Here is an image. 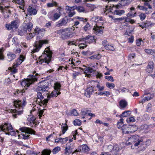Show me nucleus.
Segmentation results:
<instances>
[{
  "instance_id": "f257e3e1",
  "label": "nucleus",
  "mask_w": 155,
  "mask_h": 155,
  "mask_svg": "<svg viewBox=\"0 0 155 155\" xmlns=\"http://www.w3.org/2000/svg\"><path fill=\"white\" fill-rule=\"evenodd\" d=\"M14 105L15 107L18 109H20V110L18 111L16 110L12 109V112L13 113L12 115L15 117H17V116L18 115L21 114L22 112L23 106H25V102L23 101L16 100L14 101Z\"/></svg>"
},
{
  "instance_id": "f03ea898",
  "label": "nucleus",
  "mask_w": 155,
  "mask_h": 155,
  "mask_svg": "<svg viewBox=\"0 0 155 155\" xmlns=\"http://www.w3.org/2000/svg\"><path fill=\"white\" fill-rule=\"evenodd\" d=\"M0 128L3 131L7 134L14 136L15 134V131L13 130L10 123L2 124L0 126Z\"/></svg>"
},
{
  "instance_id": "7ed1b4c3",
  "label": "nucleus",
  "mask_w": 155,
  "mask_h": 155,
  "mask_svg": "<svg viewBox=\"0 0 155 155\" xmlns=\"http://www.w3.org/2000/svg\"><path fill=\"white\" fill-rule=\"evenodd\" d=\"M20 130L23 133L22 134V138L25 140L29 138V134H35V132L32 129L28 127H22L20 129Z\"/></svg>"
},
{
  "instance_id": "20e7f679",
  "label": "nucleus",
  "mask_w": 155,
  "mask_h": 155,
  "mask_svg": "<svg viewBox=\"0 0 155 155\" xmlns=\"http://www.w3.org/2000/svg\"><path fill=\"white\" fill-rule=\"evenodd\" d=\"M105 2H108V4L106 6V8L104 10V13L107 15L109 12H111L113 10V8L115 7L117 8H120L121 6L120 5H114L112 2L113 0H103Z\"/></svg>"
},
{
  "instance_id": "39448f33",
  "label": "nucleus",
  "mask_w": 155,
  "mask_h": 155,
  "mask_svg": "<svg viewBox=\"0 0 155 155\" xmlns=\"http://www.w3.org/2000/svg\"><path fill=\"white\" fill-rule=\"evenodd\" d=\"M48 43V41L46 40H40L38 42L36 41L34 44V48L32 50L31 52L32 55V56L34 53L39 51L43 44H47ZM33 55H34V54Z\"/></svg>"
},
{
  "instance_id": "423d86ee",
  "label": "nucleus",
  "mask_w": 155,
  "mask_h": 155,
  "mask_svg": "<svg viewBox=\"0 0 155 155\" xmlns=\"http://www.w3.org/2000/svg\"><path fill=\"white\" fill-rule=\"evenodd\" d=\"M97 69V63L95 64L93 63L91 64L89 67H85L84 68V70L85 71H84V73L85 74V76H87L89 78L91 75L90 74H88V73H92L95 72Z\"/></svg>"
},
{
  "instance_id": "0eeeda50",
  "label": "nucleus",
  "mask_w": 155,
  "mask_h": 155,
  "mask_svg": "<svg viewBox=\"0 0 155 155\" xmlns=\"http://www.w3.org/2000/svg\"><path fill=\"white\" fill-rule=\"evenodd\" d=\"M37 81V78L33 76L31 78L25 79L21 82V85L23 87H29L31 84Z\"/></svg>"
},
{
  "instance_id": "6e6552de",
  "label": "nucleus",
  "mask_w": 155,
  "mask_h": 155,
  "mask_svg": "<svg viewBox=\"0 0 155 155\" xmlns=\"http://www.w3.org/2000/svg\"><path fill=\"white\" fill-rule=\"evenodd\" d=\"M47 54L44 53L41 56L42 57H44V59L40 60L41 63L45 62L48 64L51 61L52 56V53L50 51H46Z\"/></svg>"
},
{
  "instance_id": "1a4fd4ad",
  "label": "nucleus",
  "mask_w": 155,
  "mask_h": 155,
  "mask_svg": "<svg viewBox=\"0 0 155 155\" xmlns=\"http://www.w3.org/2000/svg\"><path fill=\"white\" fill-rule=\"evenodd\" d=\"M74 147L73 144L68 143L66 144L64 149V154L66 155H69L70 153H74L75 150H74Z\"/></svg>"
},
{
  "instance_id": "9d476101",
  "label": "nucleus",
  "mask_w": 155,
  "mask_h": 155,
  "mask_svg": "<svg viewBox=\"0 0 155 155\" xmlns=\"http://www.w3.org/2000/svg\"><path fill=\"white\" fill-rule=\"evenodd\" d=\"M48 89L49 87L47 84L43 82L41 83L37 88V91L42 92L48 91Z\"/></svg>"
},
{
  "instance_id": "9b49d317",
  "label": "nucleus",
  "mask_w": 155,
  "mask_h": 155,
  "mask_svg": "<svg viewBox=\"0 0 155 155\" xmlns=\"http://www.w3.org/2000/svg\"><path fill=\"white\" fill-rule=\"evenodd\" d=\"M144 95H146L147 96L145 97H143H143L141 98V101H139V103H142L143 104L147 101L151 100L153 97V94H151L149 93L145 92Z\"/></svg>"
},
{
  "instance_id": "f8f14e48",
  "label": "nucleus",
  "mask_w": 155,
  "mask_h": 155,
  "mask_svg": "<svg viewBox=\"0 0 155 155\" xmlns=\"http://www.w3.org/2000/svg\"><path fill=\"white\" fill-rule=\"evenodd\" d=\"M89 150V148L86 145H83L80 146L78 149H76L74 153H76L78 152L86 153Z\"/></svg>"
},
{
  "instance_id": "ddd939ff",
  "label": "nucleus",
  "mask_w": 155,
  "mask_h": 155,
  "mask_svg": "<svg viewBox=\"0 0 155 155\" xmlns=\"http://www.w3.org/2000/svg\"><path fill=\"white\" fill-rule=\"evenodd\" d=\"M64 31L62 35H61V37L63 39H67L71 35L70 28H67L64 29Z\"/></svg>"
},
{
  "instance_id": "4468645a",
  "label": "nucleus",
  "mask_w": 155,
  "mask_h": 155,
  "mask_svg": "<svg viewBox=\"0 0 155 155\" xmlns=\"http://www.w3.org/2000/svg\"><path fill=\"white\" fill-rule=\"evenodd\" d=\"M81 113V114L83 116V118H88V120L91 119L92 117L95 116L94 114L89 112L88 111H82Z\"/></svg>"
},
{
  "instance_id": "2eb2a0df",
  "label": "nucleus",
  "mask_w": 155,
  "mask_h": 155,
  "mask_svg": "<svg viewBox=\"0 0 155 155\" xmlns=\"http://www.w3.org/2000/svg\"><path fill=\"white\" fill-rule=\"evenodd\" d=\"M48 15L50 19L54 21L58 19L60 17L61 14L60 12H59L58 13H55L51 15V13H49Z\"/></svg>"
},
{
  "instance_id": "dca6fc26",
  "label": "nucleus",
  "mask_w": 155,
  "mask_h": 155,
  "mask_svg": "<svg viewBox=\"0 0 155 155\" xmlns=\"http://www.w3.org/2000/svg\"><path fill=\"white\" fill-rule=\"evenodd\" d=\"M25 59V57L24 56L22 55H20L19 58L13 64L14 65V67H16L20 65L24 61Z\"/></svg>"
},
{
  "instance_id": "f3484780",
  "label": "nucleus",
  "mask_w": 155,
  "mask_h": 155,
  "mask_svg": "<svg viewBox=\"0 0 155 155\" xmlns=\"http://www.w3.org/2000/svg\"><path fill=\"white\" fill-rule=\"evenodd\" d=\"M83 40H86V42L87 43H90L94 41L96 43V38H95L94 36H87L85 38H84L83 39Z\"/></svg>"
},
{
  "instance_id": "a211bd4d",
  "label": "nucleus",
  "mask_w": 155,
  "mask_h": 155,
  "mask_svg": "<svg viewBox=\"0 0 155 155\" xmlns=\"http://www.w3.org/2000/svg\"><path fill=\"white\" fill-rule=\"evenodd\" d=\"M66 9H67V12L68 13V16L69 17H72L75 14V12L74 11V9H75V7L68 6Z\"/></svg>"
},
{
  "instance_id": "6ab92c4d",
  "label": "nucleus",
  "mask_w": 155,
  "mask_h": 155,
  "mask_svg": "<svg viewBox=\"0 0 155 155\" xmlns=\"http://www.w3.org/2000/svg\"><path fill=\"white\" fill-rule=\"evenodd\" d=\"M67 23V21L64 18H62L56 23V26L60 27L65 25Z\"/></svg>"
},
{
  "instance_id": "aec40b11",
  "label": "nucleus",
  "mask_w": 155,
  "mask_h": 155,
  "mask_svg": "<svg viewBox=\"0 0 155 155\" xmlns=\"http://www.w3.org/2000/svg\"><path fill=\"white\" fill-rule=\"evenodd\" d=\"M136 14V12L135 11L134 8L132 7L130 8V11L127 13V17H133L135 16Z\"/></svg>"
},
{
  "instance_id": "412c9836",
  "label": "nucleus",
  "mask_w": 155,
  "mask_h": 155,
  "mask_svg": "<svg viewBox=\"0 0 155 155\" xmlns=\"http://www.w3.org/2000/svg\"><path fill=\"white\" fill-rule=\"evenodd\" d=\"M139 139V137L137 135H133L129 138V141L133 143H135Z\"/></svg>"
},
{
  "instance_id": "4be33fe9",
  "label": "nucleus",
  "mask_w": 155,
  "mask_h": 155,
  "mask_svg": "<svg viewBox=\"0 0 155 155\" xmlns=\"http://www.w3.org/2000/svg\"><path fill=\"white\" fill-rule=\"evenodd\" d=\"M93 92V87H91L86 89L84 94L87 97H89L90 94H92Z\"/></svg>"
},
{
  "instance_id": "5701e85b",
  "label": "nucleus",
  "mask_w": 155,
  "mask_h": 155,
  "mask_svg": "<svg viewBox=\"0 0 155 155\" xmlns=\"http://www.w3.org/2000/svg\"><path fill=\"white\" fill-rule=\"evenodd\" d=\"M68 140V137H66L64 138H62L61 137L58 138V139H55V143H61L62 144L65 143H66Z\"/></svg>"
},
{
  "instance_id": "b1692460",
  "label": "nucleus",
  "mask_w": 155,
  "mask_h": 155,
  "mask_svg": "<svg viewBox=\"0 0 155 155\" xmlns=\"http://www.w3.org/2000/svg\"><path fill=\"white\" fill-rule=\"evenodd\" d=\"M128 126L129 133H134L137 129V127L135 125H129Z\"/></svg>"
},
{
  "instance_id": "393cba45",
  "label": "nucleus",
  "mask_w": 155,
  "mask_h": 155,
  "mask_svg": "<svg viewBox=\"0 0 155 155\" xmlns=\"http://www.w3.org/2000/svg\"><path fill=\"white\" fill-rule=\"evenodd\" d=\"M61 94L59 91L54 90L53 91H52L50 95H48L47 97L50 98L51 97H53L54 96H57Z\"/></svg>"
},
{
  "instance_id": "a878e982",
  "label": "nucleus",
  "mask_w": 155,
  "mask_h": 155,
  "mask_svg": "<svg viewBox=\"0 0 155 155\" xmlns=\"http://www.w3.org/2000/svg\"><path fill=\"white\" fill-rule=\"evenodd\" d=\"M27 11L30 15H35L37 13V11L36 9L30 7H29L28 8Z\"/></svg>"
},
{
  "instance_id": "bb28decb",
  "label": "nucleus",
  "mask_w": 155,
  "mask_h": 155,
  "mask_svg": "<svg viewBox=\"0 0 155 155\" xmlns=\"http://www.w3.org/2000/svg\"><path fill=\"white\" fill-rule=\"evenodd\" d=\"M152 126L151 125H148L147 124H144L141 127V129L143 130L144 131L147 132L150 130Z\"/></svg>"
},
{
  "instance_id": "cd10ccee",
  "label": "nucleus",
  "mask_w": 155,
  "mask_h": 155,
  "mask_svg": "<svg viewBox=\"0 0 155 155\" xmlns=\"http://www.w3.org/2000/svg\"><path fill=\"white\" fill-rule=\"evenodd\" d=\"M127 102L125 100H121L119 102V105L120 108L121 109L124 108L127 105Z\"/></svg>"
},
{
  "instance_id": "c85d7f7f",
  "label": "nucleus",
  "mask_w": 155,
  "mask_h": 155,
  "mask_svg": "<svg viewBox=\"0 0 155 155\" xmlns=\"http://www.w3.org/2000/svg\"><path fill=\"white\" fill-rule=\"evenodd\" d=\"M8 60L9 61H11L14 60L16 57V55L11 52H9L7 54Z\"/></svg>"
},
{
  "instance_id": "c756f323",
  "label": "nucleus",
  "mask_w": 155,
  "mask_h": 155,
  "mask_svg": "<svg viewBox=\"0 0 155 155\" xmlns=\"http://www.w3.org/2000/svg\"><path fill=\"white\" fill-rule=\"evenodd\" d=\"M45 30L44 29H40L37 27L34 30L35 33L37 34H41L43 35L45 31Z\"/></svg>"
},
{
  "instance_id": "7c9ffc66",
  "label": "nucleus",
  "mask_w": 155,
  "mask_h": 155,
  "mask_svg": "<svg viewBox=\"0 0 155 155\" xmlns=\"http://www.w3.org/2000/svg\"><path fill=\"white\" fill-rule=\"evenodd\" d=\"M105 48L106 49L111 51H114L115 50V48L114 45L112 44H107L105 46Z\"/></svg>"
},
{
  "instance_id": "2f4dec72",
  "label": "nucleus",
  "mask_w": 155,
  "mask_h": 155,
  "mask_svg": "<svg viewBox=\"0 0 155 155\" xmlns=\"http://www.w3.org/2000/svg\"><path fill=\"white\" fill-rule=\"evenodd\" d=\"M36 102L38 104H39V105L41 106H46L48 102V100L44 99L43 100H40L39 101H36Z\"/></svg>"
},
{
  "instance_id": "473e14b6",
  "label": "nucleus",
  "mask_w": 155,
  "mask_h": 155,
  "mask_svg": "<svg viewBox=\"0 0 155 155\" xmlns=\"http://www.w3.org/2000/svg\"><path fill=\"white\" fill-rule=\"evenodd\" d=\"M104 27L97 25V36L102 35L103 33Z\"/></svg>"
},
{
  "instance_id": "72a5a7b5",
  "label": "nucleus",
  "mask_w": 155,
  "mask_h": 155,
  "mask_svg": "<svg viewBox=\"0 0 155 155\" xmlns=\"http://www.w3.org/2000/svg\"><path fill=\"white\" fill-rule=\"evenodd\" d=\"M145 143L143 142V140L142 139H140L138 140L134 144V146L135 147H138L139 145H144Z\"/></svg>"
},
{
  "instance_id": "f704fd0d",
  "label": "nucleus",
  "mask_w": 155,
  "mask_h": 155,
  "mask_svg": "<svg viewBox=\"0 0 155 155\" xmlns=\"http://www.w3.org/2000/svg\"><path fill=\"white\" fill-rule=\"evenodd\" d=\"M144 51L146 53L148 54L153 55L155 53V50L150 49H145Z\"/></svg>"
},
{
  "instance_id": "c9c22d12",
  "label": "nucleus",
  "mask_w": 155,
  "mask_h": 155,
  "mask_svg": "<svg viewBox=\"0 0 155 155\" xmlns=\"http://www.w3.org/2000/svg\"><path fill=\"white\" fill-rule=\"evenodd\" d=\"M129 129L128 126L126 125H124L121 129L123 133L124 134H129Z\"/></svg>"
},
{
  "instance_id": "e433bc0d",
  "label": "nucleus",
  "mask_w": 155,
  "mask_h": 155,
  "mask_svg": "<svg viewBox=\"0 0 155 155\" xmlns=\"http://www.w3.org/2000/svg\"><path fill=\"white\" fill-rule=\"evenodd\" d=\"M153 64H148L147 66V67L146 69L147 71L149 73H150L152 72L153 70Z\"/></svg>"
},
{
  "instance_id": "4c0bfd02",
  "label": "nucleus",
  "mask_w": 155,
  "mask_h": 155,
  "mask_svg": "<svg viewBox=\"0 0 155 155\" xmlns=\"http://www.w3.org/2000/svg\"><path fill=\"white\" fill-rule=\"evenodd\" d=\"M130 110H127L121 114L120 115V117H125L129 116L130 114Z\"/></svg>"
},
{
  "instance_id": "58836bf2",
  "label": "nucleus",
  "mask_w": 155,
  "mask_h": 155,
  "mask_svg": "<svg viewBox=\"0 0 155 155\" xmlns=\"http://www.w3.org/2000/svg\"><path fill=\"white\" fill-rule=\"evenodd\" d=\"M125 12V11L123 10H116L114 11V14L116 15H121L122 14H123Z\"/></svg>"
},
{
  "instance_id": "ea45409f",
  "label": "nucleus",
  "mask_w": 155,
  "mask_h": 155,
  "mask_svg": "<svg viewBox=\"0 0 155 155\" xmlns=\"http://www.w3.org/2000/svg\"><path fill=\"white\" fill-rule=\"evenodd\" d=\"M27 28L23 27L21 30H19V34L21 35H22L27 32Z\"/></svg>"
},
{
  "instance_id": "a19ab883",
  "label": "nucleus",
  "mask_w": 155,
  "mask_h": 155,
  "mask_svg": "<svg viewBox=\"0 0 155 155\" xmlns=\"http://www.w3.org/2000/svg\"><path fill=\"white\" fill-rule=\"evenodd\" d=\"M47 6L48 7H51L55 6V7L58 6V4L57 3L53 1H52L51 3H48Z\"/></svg>"
},
{
  "instance_id": "79ce46f5",
  "label": "nucleus",
  "mask_w": 155,
  "mask_h": 155,
  "mask_svg": "<svg viewBox=\"0 0 155 155\" xmlns=\"http://www.w3.org/2000/svg\"><path fill=\"white\" fill-rule=\"evenodd\" d=\"M51 152L50 150L45 149L41 152V155H50Z\"/></svg>"
},
{
  "instance_id": "37998d69",
  "label": "nucleus",
  "mask_w": 155,
  "mask_h": 155,
  "mask_svg": "<svg viewBox=\"0 0 155 155\" xmlns=\"http://www.w3.org/2000/svg\"><path fill=\"white\" fill-rule=\"evenodd\" d=\"M61 87V85L60 83L58 82H57L54 84V87L55 90L60 91Z\"/></svg>"
},
{
  "instance_id": "c03bdc74",
  "label": "nucleus",
  "mask_w": 155,
  "mask_h": 155,
  "mask_svg": "<svg viewBox=\"0 0 155 155\" xmlns=\"http://www.w3.org/2000/svg\"><path fill=\"white\" fill-rule=\"evenodd\" d=\"M114 154L116 153L120 150H121L122 149V147L121 148L120 147H119L118 146L117 144H115L114 145Z\"/></svg>"
},
{
  "instance_id": "a18cd8bd",
  "label": "nucleus",
  "mask_w": 155,
  "mask_h": 155,
  "mask_svg": "<svg viewBox=\"0 0 155 155\" xmlns=\"http://www.w3.org/2000/svg\"><path fill=\"white\" fill-rule=\"evenodd\" d=\"M62 125H64L62 127V132L63 134H64L68 130V127L66 124H62Z\"/></svg>"
},
{
  "instance_id": "49530a36",
  "label": "nucleus",
  "mask_w": 155,
  "mask_h": 155,
  "mask_svg": "<svg viewBox=\"0 0 155 155\" xmlns=\"http://www.w3.org/2000/svg\"><path fill=\"white\" fill-rule=\"evenodd\" d=\"M37 101L38 100V101L42 100L43 99L44 97L42 95L41 92L39 91L37 93Z\"/></svg>"
},
{
  "instance_id": "de8ad7c7",
  "label": "nucleus",
  "mask_w": 155,
  "mask_h": 155,
  "mask_svg": "<svg viewBox=\"0 0 155 155\" xmlns=\"http://www.w3.org/2000/svg\"><path fill=\"white\" fill-rule=\"evenodd\" d=\"M126 120L127 123H130L134 122L135 121V119L134 117L132 116L127 118Z\"/></svg>"
},
{
  "instance_id": "09e8293b",
  "label": "nucleus",
  "mask_w": 155,
  "mask_h": 155,
  "mask_svg": "<svg viewBox=\"0 0 155 155\" xmlns=\"http://www.w3.org/2000/svg\"><path fill=\"white\" fill-rule=\"evenodd\" d=\"M73 124L75 126H80L81 124V121L79 119H76L73 121Z\"/></svg>"
},
{
  "instance_id": "8fccbe9b",
  "label": "nucleus",
  "mask_w": 155,
  "mask_h": 155,
  "mask_svg": "<svg viewBox=\"0 0 155 155\" xmlns=\"http://www.w3.org/2000/svg\"><path fill=\"white\" fill-rule=\"evenodd\" d=\"M33 24L31 22L27 24V30H28V31H31L32 28Z\"/></svg>"
},
{
  "instance_id": "3c124183",
  "label": "nucleus",
  "mask_w": 155,
  "mask_h": 155,
  "mask_svg": "<svg viewBox=\"0 0 155 155\" xmlns=\"http://www.w3.org/2000/svg\"><path fill=\"white\" fill-rule=\"evenodd\" d=\"M106 86L110 89L114 88L115 86V84L113 83H109L107 82L106 84Z\"/></svg>"
},
{
  "instance_id": "603ef678",
  "label": "nucleus",
  "mask_w": 155,
  "mask_h": 155,
  "mask_svg": "<svg viewBox=\"0 0 155 155\" xmlns=\"http://www.w3.org/2000/svg\"><path fill=\"white\" fill-rule=\"evenodd\" d=\"M61 150V148L60 147H57L54 148L52 150V153L53 154H55L58 153Z\"/></svg>"
},
{
  "instance_id": "864d4df0",
  "label": "nucleus",
  "mask_w": 155,
  "mask_h": 155,
  "mask_svg": "<svg viewBox=\"0 0 155 155\" xmlns=\"http://www.w3.org/2000/svg\"><path fill=\"white\" fill-rule=\"evenodd\" d=\"M138 8H139L141 10L145 11L146 12V13L147 14H149L150 13L149 12H147V7H145V6H140V5H139L138 6Z\"/></svg>"
},
{
  "instance_id": "5fc2aeb1",
  "label": "nucleus",
  "mask_w": 155,
  "mask_h": 155,
  "mask_svg": "<svg viewBox=\"0 0 155 155\" xmlns=\"http://www.w3.org/2000/svg\"><path fill=\"white\" fill-rule=\"evenodd\" d=\"M11 24L13 28H18L17 22L16 21H12L11 23Z\"/></svg>"
},
{
  "instance_id": "6e6d98bb",
  "label": "nucleus",
  "mask_w": 155,
  "mask_h": 155,
  "mask_svg": "<svg viewBox=\"0 0 155 155\" xmlns=\"http://www.w3.org/2000/svg\"><path fill=\"white\" fill-rule=\"evenodd\" d=\"M100 95H105L108 96L110 95V93L109 91H104V92H100L98 94Z\"/></svg>"
},
{
  "instance_id": "4d7b16f0",
  "label": "nucleus",
  "mask_w": 155,
  "mask_h": 155,
  "mask_svg": "<svg viewBox=\"0 0 155 155\" xmlns=\"http://www.w3.org/2000/svg\"><path fill=\"white\" fill-rule=\"evenodd\" d=\"M125 19V17H121L120 18H116L114 19L113 21L114 22H119L120 21Z\"/></svg>"
},
{
  "instance_id": "13d9d810",
  "label": "nucleus",
  "mask_w": 155,
  "mask_h": 155,
  "mask_svg": "<svg viewBox=\"0 0 155 155\" xmlns=\"http://www.w3.org/2000/svg\"><path fill=\"white\" fill-rule=\"evenodd\" d=\"M75 9L79 12H83L84 11V9L82 6H78L75 7Z\"/></svg>"
},
{
  "instance_id": "bf43d9fd",
  "label": "nucleus",
  "mask_w": 155,
  "mask_h": 155,
  "mask_svg": "<svg viewBox=\"0 0 155 155\" xmlns=\"http://www.w3.org/2000/svg\"><path fill=\"white\" fill-rule=\"evenodd\" d=\"M114 146H113L111 145H109L107 147L108 150L112 152L113 154H114Z\"/></svg>"
},
{
  "instance_id": "052dcab7",
  "label": "nucleus",
  "mask_w": 155,
  "mask_h": 155,
  "mask_svg": "<svg viewBox=\"0 0 155 155\" xmlns=\"http://www.w3.org/2000/svg\"><path fill=\"white\" fill-rule=\"evenodd\" d=\"M36 33L34 32L33 33H30L27 36V38L28 39H30L32 38L33 37H34Z\"/></svg>"
},
{
  "instance_id": "680f3d73",
  "label": "nucleus",
  "mask_w": 155,
  "mask_h": 155,
  "mask_svg": "<svg viewBox=\"0 0 155 155\" xmlns=\"http://www.w3.org/2000/svg\"><path fill=\"white\" fill-rule=\"evenodd\" d=\"M84 28L85 31H87L89 30L90 28V25L89 23L88 22H87Z\"/></svg>"
},
{
  "instance_id": "e2e57ef3",
  "label": "nucleus",
  "mask_w": 155,
  "mask_h": 155,
  "mask_svg": "<svg viewBox=\"0 0 155 155\" xmlns=\"http://www.w3.org/2000/svg\"><path fill=\"white\" fill-rule=\"evenodd\" d=\"M16 67H14V65L12 66V68L9 67L8 69L10 70L12 72L14 73H15L17 72V69L16 68Z\"/></svg>"
},
{
  "instance_id": "0e129e2a",
  "label": "nucleus",
  "mask_w": 155,
  "mask_h": 155,
  "mask_svg": "<svg viewBox=\"0 0 155 155\" xmlns=\"http://www.w3.org/2000/svg\"><path fill=\"white\" fill-rule=\"evenodd\" d=\"M146 15L145 14L142 13H141L139 15V16L140 18V19L141 21L144 20L146 17Z\"/></svg>"
},
{
  "instance_id": "69168bd1",
  "label": "nucleus",
  "mask_w": 155,
  "mask_h": 155,
  "mask_svg": "<svg viewBox=\"0 0 155 155\" xmlns=\"http://www.w3.org/2000/svg\"><path fill=\"white\" fill-rule=\"evenodd\" d=\"M87 43L86 42V41H85L84 43H81V44H80L79 45H80L79 47L80 49H84L87 46Z\"/></svg>"
},
{
  "instance_id": "338daca9",
  "label": "nucleus",
  "mask_w": 155,
  "mask_h": 155,
  "mask_svg": "<svg viewBox=\"0 0 155 155\" xmlns=\"http://www.w3.org/2000/svg\"><path fill=\"white\" fill-rule=\"evenodd\" d=\"M125 5H129L133 0H121Z\"/></svg>"
},
{
  "instance_id": "774afa93",
  "label": "nucleus",
  "mask_w": 155,
  "mask_h": 155,
  "mask_svg": "<svg viewBox=\"0 0 155 155\" xmlns=\"http://www.w3.org/2000/svg\"><path fill=\"white\" fill-rule=\"evenodd\" d=\"M105 78L106 79H107L108 81H110L111 82H114V79L111 76H105Z\"/></svg>"
}]
</instances>
